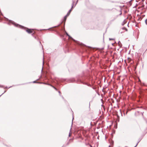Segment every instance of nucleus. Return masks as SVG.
Listing matches in <instances>:
<instances>
[{"mask_svg": "<svg viewBox=\"0 0 147 147\" xmlns=\"http://www.w3.org/2000/svg\"><path fill=\"white\" fill-rule=\"evenodd\" d=\"M26 31L29 34L33 33V34L34 33V32L33 29H29L27 28H26Z\"/></svg>", "mask_w": 147, "mask_h": 147, "instance_id": "f257e3e1", "label": "nucleus"}, {"mask_svg": "<svg viewBox=\"0 0 147 147\" xmlns=\"http://www.w3.org/2000/svg\"><path fill=\"white\" fill-rule=\"evenodd\" d=\"M73 6H72V8L71 9L69 10V11H68V12L67 13V14L66 15H67V16H68L69 15L71 12L72 11V10L73 8Z\"/></svg>", "mask_w": 147, "mask_h": 147, "instance_id": "f03ea898", "label": "nucleus"}, {"mask_svg": "<svg viewBox=\"0 0 147 147\" xmlns=\"http://www.w3.org/2000/svg\"><path fill=\"white\" fill-rule=\"evenodd\" d=\"M131 61V59L130 58H128L127 59V61L128 62H130Z\"/></svg>", "mask_w": 147, "mask_h": 147, "instance_id": "7ed1b4c3", "label": "nucleus"}, {"mask_svg": "<svg viewBox=\"0 0 147 147\" xmlns=\"http://www.w3.org/2000/svg\"><path fill=\"white\" fill-rule=\"evenodd\" d=\"M68 16H67L66 15L64 17V20L65 21L66 20L67 17Z\"/></svg>", "mask_w": 147, "mask_h": 147, "instance_id": "20e7f679", "label": "nucleus"}, {"mask_svg": "<svg viewBox=\"0 0 147 147\" xmlns=\"http://www.w3.org/2000/svg\"><path fill=\"white\" fill-rule=\"evenodd\" d=\"M52 86V87H53V88H54L56 90H57V89L56 88H55V87H54V86Z\"/></svg>", "mask_w": 147, "mask_h": 147, "instance_id": "39448f33", "label": "nucleus"}, {"mask_svg": "<svg viewBox=\"0 0 147 147\" xmlns=\"http://www.w3.org/2000/svg\"><path fill=\"white\" fill-rule=\"evenodd\" d=\"M145 23L147 25V19L145 20Z\"/></svg>", "mask_w": 147, "mask_h": 147, "instance_id": "423d86ee", "label": "nucleus"}, {"mask_svg": "<svg viewBox=\"0 0 147 147\" xmlns=\"http://www.w3.org/2000/svg\"><path fill=\"white\" fill-rule=\"evenodd\" d=\"M69 38H72L69 35L68 36Z\"/></svg>", "mask_w": 147, "mask_h": 147, "instance_id": "0eeeda50", "label": "nucleus"}, {"mask_svg": "<svg viewBox=\"0 0 147 147\" xmlns=\"http://www.w3.org/2000/svg\"><path fill=\"white\" fill-rule=\"evenodd\" d=\"M66 35H67L68 36V35H68V34L67 33H66Z\"/></svg>", "mask_w": 147, "mask_h": 147, "instance_id": "6e6552de", "label": "nucleus"}, {"mask_svg": "<svg viewBox=\"0 0 147 147\" xmlns=\"http://www.w3.org/2000/svg\"><path fill=\"white\" fill-rule=\"evenodd\" d=\"M89 110L90 111V107H89Z\"/></svg>", "mask_w": 147, "mask_h": 147, "instance_id": "1a4fd4ad", "label": "nucleus"}]
</instances>
